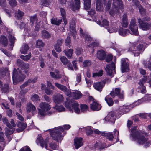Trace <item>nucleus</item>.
Wrapping results in <instances>:
<instances>
[{"mask_svg": "<svg viewBox=\"0 0 151 151\" xmlns=\"http://www.w3.org/2000/svg\"><path fill=\"white\" fill-rule=\"evenodd\" d=\"M50 135L54 140L58 142L63 139V135L62 133L64 132L62 127H58L50 129Z\"/></svg>", "mask_w": 151, "mask_h": 151, "instance_id": "obj_1", "label": "nucleus"}, {"mask_svg": "<svg viewBox=\"0 0 151 151\" xmlns=\"http://www.w3.org/2000/svg\"><path fill=\"white\" fill-rule=\"evenodd\" d=\"M79 104L74 99L67 100L65 102V106L68 109L69 111L72 113L73 112V110L71 107L74 110L75 113L79 114L80 110L79 108Z\"/></svg>", "mask_w": 151, "mask_h": 151, "instance_id": "obj_2", "label": "nucleus"}, {"mask_svg": "<svg viewBox=\"0 0 151 151\" xmlns=\"http://www.w3.org/2000/svg\"><path fill=\"white\" fill-rule=\"evenodd\" d=\"M40 109H38L39 114L41 116H44L46 114L49 115H51L52 112L50 111L48 112L50 109L51 107L50 105L45 102H42L39 104Z\"/></svg>", "mask_w": 151, "mask_h": 151, "instance_id": "obj_3", "label": "nucleus"}, {"mask_svg": "<svg viewBox=\"0 0 151 151\" xmlns=\"http://www.w3.org/2000/svg\"><path fill=\"white\" fill-rule=\"evenodd\" d=\"M132 139L135 141L139 145H144L145 142L148 140V139L144 136L141 135V133L139 132H137L134 135L131 134L130 136Z\"/></svg>", "mask_w": 151, "mask_h": 151, "instance_id": "obj_4", "label": "nucleus"}, {"mask_svg": "<svg viewBox=\"0 0 151 151\" xmlns=\"http://www.w3.org/2000/svg\"><path fill=\"white\" fill-rule=\"evenodd\" d=\"M25 78V75L22 72L14 69L13 72L12 79L14 84H16L17 83L23 81Z\"/></svg>", "mask_w": 151, "mask_h": 151, "instance_id": "obj_5", "label": "nucleus"}, {"mask_svg": "<svg viewBox=\"0 0 151 151\" xmlns=\"http://www.w3.org/2000/svg\"><path fill=\"white\" fill-rule=\"evenodd\" d=\"M112 9L109 12L110 15L114 16L115 12L119 9H122L123 8V5L121 0H113Z\"/></svg>", "mask_w": 151, "mask_h": 151, "instance_id": "obj_6", "label": "nucleus"}, {"mask_svg": "<svg viewBox=\"0 0 151 151\" xmlns=\"http://www.w3.org/2000/svg\"><path fill=\"white\" fill-rule=\"evenodd\" d=\"M115 62H112L110 64L107 65L105 70L107 74L112 77L115 73V63H116V59H114Z\"/></svg>", "mask_w": 151, "mask_h": 151, "instance_id": "obj_7", "label": "nucleus"}, {"mask_svg": "<svg viewBox=\"0 0 151 151\" xmlns=\"http://www.w3.org/2000/svg\"><path fill=\"white\" fill-rule=\"evenodd\" d=\"M129 28L132 32L131 34L136 36L138 35V27L136 24L135 20L132 19L131 20Z\"/></svg>", "mask_w": 151, "mask_h": 151, "instance_id": "obj_8", "label": "nucleus"}, {"mask_svg": "<svg viewBox=\"0 0 151 151\" xmlns=\"http://www.w3.org/2000/svg\"><path fill=\"white\" fill-rule=\"evenodd\" d=\"M121 70L122 73H124L129 70V60L127 58L121 59Z\"/></svg>", "mask_w": 151, "mask_h": 151, "instance_id": "obj_9", "label": "nucleus"}, {"mask_svg": "<svg viewBox=\"0 0 151 151\" xmlns=\"http://www.w3.org/2000/svg\"><path fill=\"white\" fill-rule=\"evenodd\" d=\"M138 22L139 27L144 30H146L149 29L151 27L150 24L147 23H145L140 19H138Z\"/></svg>", "mask_w": 151, "mask_h": 151, "instance_id": "obj_10", "label": "nucleus"}, {"mask_svg": "<svg viewBox=\"0 0 151 151\" xmlns=\"http://www.w3.org/2000/svg\"><path fill=\"white\" fill-rule=\"evenodd\" d=\"M64 99L63 96L60 93H57L52 96L53 101L56 104H60L62 102Z\"/></svg>", "mask_w": 151, "mask_h": 151, "instance_id": "obj_11", "label": "nucleus"}, {"mask_svg": "<svg viewBox=\"0 0 151 151\" xmlns=\"http://www.w3.org/2000/svg\"><path fill=\"white\" fill-rule=\"evenodd\" d=\"M121 89L120 88H116L114 91H112L110 93V94L113 98H114L116 95H118L120 99H122L124 98V96L123 95V92H122L120 93Z\"/></svg>", "mask_w": 151, "mask_h": 151, "instance_id": "obj_12", "label": "nucleus"}, {"mask_svg": "<svg viewBox=\"0 0 151 151\" xmlns=\"http://www.w3.org/2000/svg\"><path fill=\"white\" fill-rule=\"evenodd\" d=\"M26 111L27 113L31 112L32 114H34L36 112L35 106L30 102L27 103L26 105Z\"/></svg>", "mask_w": 151, "mask_h": 151, "instance_id": "obj_13", "label": "nucleus"}, {"mask_svg": "<svg viewBox=\"0 0 151 151\" xmlns=\"http://www.w3.org/2000/svg\"><path fill=\"white\" fill-rule=\"evenodd\" d=\"M72 3L70 5V8L73 11L78 9L80 7V0H72Z\"/></svg>", "mask_w": 151, "mask_h": 151, "instance_id": "obj_14", "label": "nucleus"}, {"mask_svg": "<svg viewBox=\"0 0 151 151\" xmlns=\"http://www.w3.org/2000/svg\"><path fill=\"white\" fill-rule=\"evenodd\" d=\"M105 83V82L104 81L96 82L94 83L93 86L95 89L99 92H101Z\"/></svg>", "mask_w": 151, "mask_h": 151, "instance_id": "obj_15", "label": "nucleus"}, {"mask_svg": "<svg viewBox=\"0 0 151 151\" xmlns=\"http://www.w3.org/2000/svg\"><path fill=\"white\" fill-rule=\"evenodd\" d=\"M115 119V114L113 112H109L107 116L104 118L106 121L108 122H111L113 123H114Z\"/></svg>", "mask_w": 151, "mask_h": 151, "instance_id": "obj_16", "label": "nucleus"}, {"mask_svg": "<svg viewBox=\"0 0 151 151\" xmlns=\"http://www.w3.org/2000/svg\"><path fill=\"white\" fill-rule=\"evenodd\" d=\"M82 139L76 137L74 139V145L75 148L78 149L83 145Z\"/></svg>", "mask_w": 151, "mask_h": 151, "instance_id": "obj_17", "label": "nucleus"}, {"mask_svg": "<svg viewBox=\"0 0 151 151\" xmlns=\"http://www.w3.org/2000/svg\"><path fill=\"white\" fill-rule=\"evenodd\" d=\"M80 35L82 37H83L85 40L86 42H88L89 43L92 41V39L90 37L87 33H83V30L81 29L80 30Z\"/></svg>", "mask_w": 151, "mask_h": 151, "instance_id": "obj_18", "label": "nucleus"}, {"mask_svg": "<svg viewBox=\"0 0 151 151\" xmlns=\"http://www.w3.org/2000/svg\"><path fill=\"white\" fill-rule=\"evenodd\" d=\"M90 108L93 111H99L101 108V106L96 102L93 101L90 104Z\"/></svg>", "mask_w": 151, "mask_h": 151, "instance_id": "obj_19", "label": "nucleus"}, {"mask_svg": "<svg viewBox=\"0 0 151 151\" xmlns=\"http://www.w3.org/2000/svg\"><path fill=\"white\" fill-rule=\"evenodd\" d=\"M49 147L48 146L47 141L46 140L45 143V147L46 149L52 151L57 148L58 145L55 144L51 143L49 144Z\"/></svg>", "mask_w": 151, "mask_h": 151, "instance_id": "obj_20", "label": "nucleus"}, {"mask_svg": "<svg viewBox=\"0 0 151 151\" xmlns=\"http://www.w3.org/2000/svg\"><path fill=\"white\" fill-rule=\"evenodd\" d=\"M106 56L105 52L103 50H99L98 51L97 54V58L100 60L104 59Z\"/></svg>", "mask_w": 151, "mask_h": 151, "instance_id": "obj_21", "label": "nucleus"}, {"mask_svg": "<svg viewBox=\"0 0 151 151\" xmlns=\"http://www.w3.org/2000/svg\"><path fill=\"white\" fill-rule=\"evenodd\" d=\"M14 130L13 129H10L9 128H5V132L4 134L8 139L10 141L12 138V137L10 136V135L12 134L14 132Z\"/></svg>", "mask_w": 151, "mask_h": 151, "instance_id": "obj_22", "label": "nucleus"}, {"mask_svg": "<svg viewBox=\"0 0 151 151\" xmlns=\"http://www.w3.org/2000/svg\"><path fill=\"white\" fill-rule=\"evenodd\" d=\"M118 32L120 35L123 36H125L129 34V30L121 27L119 29Z\"/></svg>", "mask_w": 151, "mask_h": 151, "instance_id": "obj_23", "label": "nucleus"}, {"mask_svg": "<svg viewBox=\"0 0 151 151\" xmlns=\"http://www.w3.org/2000/svg\"><path fill=\"white\" fill-rule=\"evenodd\" d=\"M72 95L76 99H78L82 97V94L81 92L78 90H74L72 92Z\"/></svg>", "mask_w": 151, "mask_h": 151, "instance_id": "obj_24", "label": "nucleus"}, {"mask_svg": "<svg viewBox=\"0 0 151 151\" xmlns=\"http://www.w3.org/2000/svg\"><path fill=\"white\" fill-rule=\"evenodd\" d=\"M51 77L54 78L60 79L61 78V76L59 74V72L58 70H55L54 72H50Z\"/></svg>", "mask_w": 151, "mask_h": 151, "instance_id": "obj_25", "label": "nucleus"}, {"mask_svg": "<svg viewBox=\"0 0 151 151\" xmlns=\"http://www.w3.org/2000/svg\"><path fill=\"white\" fill-rule=\"evenodd\" d=\"M149 80V82H151V74H150V76L147 77L145 76L144 77V78L140 80L139 82V85H142L144 84L146 81L147 80Z\"/></svg>", "mask_w": 151, "mask_h": 151, "instance_id": "obj_26", "label": "nucleus"}, {"mask_svg": "<svg viewBox=\"0 0 151 151\" xmlns=\"http://www.w3.org/2000/svg\"><path fill=\"white\" fill-rule=\"evenodd\" d=\"M83 1L84 8L89 10L91 6V0H83Z\"/></svg>", "mask_w": 151, "mask_h": 151, "instance_id": "obj_27", "label": "nucleus"}, {"mask_svg": "<svg viewBox=\"0 0 151 151\" xmlns=\"http://www.w3.org/2000/svg\"><path fill=\"white\" fill-rule=\"evenodd\" d=\"M119 109L122 114H125L129 111L128 106H120L119 108Z\"/></svg>", "mask_w": 151, "mask_h": 151, "instance_id": "obj_28", "label": "nucleus"}, {"mask_svg": "<svg viewBox=\"0 0 151 151\" xmlns=\"http://www.w3.org/2000/svg\"><path fill=\"white\" fill-rule=\"evenodd\" d=\"M29 47L26 44L23 45L21 47L20 51L22 53L26 54L28 50Z\"/></svg>", "mask_w": 151, "mask_h": 151, "instance_id": "obj_29", "label": "nucleus"}, {"mask_svg": "<svg viewBox=\"0 0 151 151\" xmlns=\"http://www.w3.org/2000/svg\"><path fill=\"white\" fill-rule=\"evenodd\" d=\"M28 84L27 82L26 81L20 86L21 91H20V93L21 94H24L27 92V90H23V89L25 86H27Z\"/></svg>", "mask_w": 151, "mask_h": 151, "instance_id": "obj_30", "label": "nucleus"}, {"mask_svg": "<svg viewBox=\"0 0 151 151\" xmlns=\"http://www.w3.org/2000/svg\"><path fill=\"white\" fill-rule=\"evenodd\" d=\"M37 143H39L40 145L42 147H43L45 145V141L42 137L41 136H38L37 138Z\"/></svg>", "mask_w": 151, "mask_h": 151, "instance_id": "obj_31", "label": "nucleus"}, {"mask_svg": "<svg viewBox=\"0 0 151 151\" xmlns=\"http://www.w3.org/2000/svg\"><path fill=\"white\" fill-rule=\"evenodd\" d=\"M37 143H39L40 145L42 147H43L45 145V141L42 137L41 136H38L37 138Z\"/></svg>", "mask_w": 151, "mask_h": 151, "instance_id": "obj_32", "label": "nucleus"}, {"mask_svg": "<svg viewBox=\"0 0 151 151\" xmlns=\"http://www.w3.org/2000/svg\"><path fill=\"white\" fill-rule=\"evenodd\" d=\"M0 42L5 47L8 45V40L7 38L4 36H1L0 38Z\"/></svg>", "mask_w": 151, "mask_h": 151, "instance_id": "obj_33", "label": "nucleus"}, {"mask_svg": "<svg viewBox=\"0 0 151 151\" xmlns=\"http://www.w3.org/2000/svg\"><path fill=\"white\" fill-rule=\"evenodd\" d=\"M97 23L99 25L101 26H103L104 27H107L109 25L108 22L105 19H104L102 20V23L99 21H97Z\"/></svg>", "mask_w": 151, "mask_h": 151, "instance_id": "obj_34", "label": "nucleus"}, {"mask_svg": "<svg viewBox=\"0 0 151 151\" xmlns=\"http://www.w3.org/2000/svg\"><path fill=\"white\" fill-rule=\"evenodd\" d=\"M105 100L109 106H111L113 105L114 102L112 99L109 97V95L106 96Z\"/></svg>", "mask_w": 151, "mask_h": 151, "instance_id": "obj_35", "label": "nucleus"}, {"mask_svg": "<svg viewBox=\"0 0 151 151\" xmlns=\"http://www.w3.org/2000/svg\"><path fill=\"white\" fill-rule=\"evenodd\" d=\"M24 13L22 12L20 10H18L16 12L15 16L17 19H20L24 16Z\"/></svg>", "mask_w": 151, "mask_h": 151, "instance_id": "obj_36", "label": "nucleus"}, {"mask_svg": "<svg viewBox=\"0 0 151 151\" xmlns=\"http://www.w3.org/2000/svg\"><path fill=\"white\" fill-rule=\"evenodd\" d=\"M104 135L106 136V138L110 141L112 140L114 138L113 135L111 132H106L103 133Z\"/></svg>", "mask_w": 151, "mask_h": 151, "instance_id": "obj_37", "label": "nucleus"}, {"mask_svg": "<svg viewBox=\"0 0 151 151\" xmlns=\"http://www.w3.org/2000/svg\"><path fill=\"white\" fill-rule=\"evenodd\" d=\"M64 52L65 53V55L68 58H70L73 53V50L70 49H68L64 50Z\"/></svg>", "mask_w": 151, "mask_h": 151, "instance_id": "obj_38", "label": "nucleus"}, {"mask_svg": "<svg viewBox=\"0 0 151 151\" xmlns=\"http://www.w3.org/2000/svg\"><path fill=\"white\" fill-rule=\"evenodd\" d=\"M37 19L36 15H34L30 17V24L31 26H33L34 23H37Z\"/></svg>", "mask_w": 151, "mask_h": 151, "instance_id": "obj_39", "label": "nucleus"}, {"mask_svg": "<svg viewBox=\"0 0 151 151\" xmlns=\"http://www.w3.org/2000/svg\"><path fill=\"white\" fill-rule=\"evenodd\" d=\"M55 86L59 89L61 90L63 92H64V91H65L66 90V89L67 88L66 87L63 85L60 84L58 83H55Z\"/></svg>", "mask_w": 151, "mask_h": 151, "instance_id": "obj_40", "label": "nucleus"}, {"mask_svg": "<svg viewBox=\"0 0 151 151\" xmlns=\"http://www.w3.org/2000/svg\"><path fill=\"white\" fill-rule=\"evenodd\" d=\"M61 20L58 19L57 18H52L51 19V22L52 24L59 25L61 23Z\"/></svg>", "mask_w": 151, "mask_h": 151, "instance_id": "obj_41", "label": "nucleus"}, {"mask_svg": "<svg viewBox=\"0 0 151 151\" xmlns=\"http://www.w3.org/2000/svg\"><path fill=\"white\" fill-rule=\"evenodd\" d=\"M45 44L41 40H39L37 41L36 43V46L37 47L39 48L44 46Z\"/></svg>", "mask_w": 151, "mask_h": 151, "instance_id": "obj_42", "label": "nucleus"}, {"mask_svg": "<svg viewBox=\"0 0 151 151\" xmlns=\"http://www.w3.org/2000/svg\"><path fill=\"white\" fill-rule=\"evenodd\" d=\"M113 25L112 27V28H110L109 29H108V31L110 33H113L114 32H116L117 30L118 29V26H116L115 25Z\"/></svg>", "mask_w": 151, "mask_h": 151, "instance_id": "obj_43", "label": "nucleus"}, {"mask_svg": "<svg viewBox=\"0 0 151 151\" xmlns=\"http://www.w3.org/2000/svg\"><path fill=\"white\" fill-rule=\"evenodd\" d=\"M32 101L35 102H37L40 101V99L39 96L37 94H34L31 97Z\"/></svg>", "mask_w": 151, "mask_h": 151, "instance_id": "obj_44", "label": "nucleus"}, {"mask_svg": "<svg viewBox=\"0 0 151 151\" xmlns=\"http://www.w3.org/2000/svg\"><path fill=\"white\" fill-rule=\"evenodd\" d=\"M139 116L142 118H147L149 117L151 118V114H148L145 113H141L139 114Z\"/></svg>", "mask_w": 151, "mask_h": 151, "instance_id": "obj_45", "label": "nucleus"}, {"mask_svg": "<svg viewBox=\"0 0 151 151\" xmlns=\"http://www.w3.org/2000/svg\"><path fill=\"white\" fill-rule=\"evenodd\" d=\"M54 108L56 110L59 112L64 111L65 110V108L62 105H56Z\"/></svg>", "mask_w": 151, "mask_h": 151, "instance_id": "obj_46", "label": "nucleus"}, {"mask_svg": "<svg viewBox=\"0 0 151 151\" xmlns=\"http://www.w3.org/2000/svg\"><path fill=\"white\" fill-rule=\"evenodd\" d=\"M42 36L44 38H49L50 37V35L48 32L45 30H43L42 32Z\"/></svg>", "mask_w": 151, "mask_h": 151, "instance_id": "obj_47", "label": "nucleus"}, {"mask_svg": "<svg viewBox=\"0 0 151 151\" xmlns=\"http://www.w3.org/2000/svg\"><path fill=\"white\" fill-rule=\"evenodd\" d=\"M1 91L3 93H5L8 92L9 91V87L8 84H5L2 88Z\"/></svg>", "mask_w": 151, "mask_h": 151, "instance_id": "obj_48", "label": "nucleus"}, {"mask_svg": "<svg viewBox=\"0 0 151 151\" xmlns=\"http://www.w3.org/2000/svg\"><path fill=\"white\" fill-rule=\"evenodd\" d=\"M2 121L3 123L5 124L10 129L12 128V126L6 118L5 117L3 118L2 119Z\"/></svg>", "mask_w": 151, "mask_h": 151, "instance_id": "obj_49", "label": "nucleus"}, {"mask_svg": "<svg viewBox=\"0 0 151 151\" xmlns=\"http://www.w3.org/2000/svg\"><path fill=\"white\" fill-rule=\"evenodd\" d=\"M9 38L10 42V45L11 46H13V45L15 42V37L12 36V35H9Z\"/></svg>", "mask_w": 151, "mask_h": 151, "instance_id": "obj_50", "label": "nucleus"}, {"mask_svg": "<svg viewBox=\"0 0 151 151\" xmlns=\"http://www.w3.org/2000/svg\"><path fill=\"white\" fill-rule=\"evenodd\" d=\"M17 126L19 128L23 130L26 128L27 125L24 123L19 122L17 124Z\"/></svg>", "mask_w": 151, "mask_h": 151, "instance_id": "obj_51", "label": "nucleus"}, {"mask_svg": "<svg viewBox=\"0 0 151 151\" xmlns=\"http://www.w3.org/2000/svg\"><path fill=\"white\" fill-rule=\"evenodd\" d=\"M81 111L83 112H85L88 110V107L86 104H81L80 106Z\"/></svg>", "mask_w": 151, "mask_h": 151, "instance_id": "obj_52", "label": "nucleus"}, {"mask_svg": "<svg viewBox=\"0 0 151 151\" xmlns=\"http://www.w3.org/2000/svg\"><path fill=\"white\" fill-rule=\"evenodd\" d=\"M101 144L100 143H97L95 144L94 147H93V150L97 149L99 150H101L103 148V147H101Z\"/></svg>", "mask_w": 151, "mask_h": 151, "instance_id": "obj_53", "label": "nucleus"}, {"mask_svg": "<svg viewBox=\"0 0 151 151\" xmlns=\"http://www.w3.org/2000/svg\"><path fill=\"white\" fill-rule=\"evenodd\" d=\"M103 74V71L102 70H100L98 72L93 73L92 76L94 77H100L102 76Z\"/></svg>", "mask_w": 151, "mask_h": 151, "instance_id": "obj_54", "label": "nucleus"}, {"mask_svg": "<svg viewBox=\"0 0 151 151\" xmlns=\"http://www.w3.org/2000/svg\"><path fill=\"white\" fill-rule=\"evenodd\" d=\"M75 22L74 20H72L70 22V27L71 29H72L75 32H76V31L75 29Z\"/></svg>", "mask_w": 151, "mask_h": 151, "instance_id": "obj_55", "label": "nucleus"}, {"mask_svg": "<svg viewBox=\"0 0 151 151\" xmlns=\"http://www.w3.org/2000/svg\"><path fill=\"white\" fill-rule=\"evenodd\" d=\"M86 132L87 135H90L92 134L93 131L91 128L90 127H88L86 128Z\"/></svg>", "mask_w": 151, "mask_h": 151, "instance_id": "obj_56", "label": "nucleus"}, {"mask_svg": "<svg viewBox=\"0 0 151 151\" xmlns=\"http://www.w3.org/2000/svg\"><path fill=\"white\" fill-rule=\"evenodd\" d=\"M60 59L62 63L65 65H66L67 63L68 62L67 59L65 57H61L60 58Z\"/></svg>", "mask_w": 151, "mask_h": 151, "instance_id": "obj_57", "label": "nucleus"}, {"mask_svg": "<svg viewBox=\"0 0 151 151\" xmlns=\"http://www.w3.org/2000/svg\"><path fill=\"white\" fill-rule=\"evenodd\" d=\"M10 6L12 7H14L17 5V2L16 0H7Z\"/></svg>", "mask_w": 151, "mask_h": 151, "instance_id": "obj_58", "label": "nucleus"}, {"mask_svg": "<svg viewBox=\"0 0 151 151\" xmlns=\"http://www.w3.org/2000/svg\"><path fill=\"white\" fill-rule=\"evenodd\" d=\"M111 0H109L107 3L105 5L106 9V10H109L111 6Z\"/></svg>", "mask_w": 151, "mask_h": 151, "instance_id": "obj_59", "label": "nucleus"}, {"mask_svg": "<svg viewBox=\"0 0 151 151\" xmlns=\"http://www.w3.org/2000/svg\"><path fill=\"white\" fill-rule=\"evenodd\" d=\"M70 36L69 35L67 36V38L65 40V43L66 45L70 47Z\"/></svg>", "mask_w": 151, "mask_h": 151, "instance_id": "obj_60", "label": "nucleus"}, {"mask_svg": "<svg viewBox=\"0 0 151 151\" xmlns=\"http://www.w3.org/2000/svg\"><path fill=\"white\" fill-rule=\"evenodd\" d=\"M91 64V62L88 60L85 61L83 63V65L84 67H88Z\"/></svg>", "mask_w": 151, "mask_h": 151, "instance_id": "obj_61", "label": "nucleus"}, {"mask_svg": "<svg viewBox=\"0 0 151 151\" xmlns=\"http://www.w3.org/2000/svg\"><path fill=\"white\" fill-rule=\"evenodd\" d=\"M31 55L29 54L26 56L21 55L20 58L23 60H28L30 58Z\"/></svg>", "mask_w": 151, "mask_h": 151, "instance_id": "obj_62", "label": "nucleus"}, {"mask_svg": "<svg viewBox=\"0 0 151 151\" xmlns=\"http://www.w3.org/2000/svg\"><path fill=\"white\" fill-rule=\"evenodd\" d=\"M17 64L19 66L23 67L24 65V63L23 61L20 59H18L17 61Z\"/></svg>", "mask_w": 151, "mask_h": 151, "instance_id": "obj_63", "label": "nucleus"}, {"mask_svg": "<svg viewBox=\"0 0 151 151\" xmlns=\"http://www.w3.org/2000/svg\"><path fill=\"white\" fill-rule=\"evenodd\" d=\"M144 99V101H149L151 100V96L150 95H146L143 98Z\"/></svg>", "mask_w": 151, "mask_h": 151, "instance_id": "obj_64", "label": "nucleus"}]
</instances>
